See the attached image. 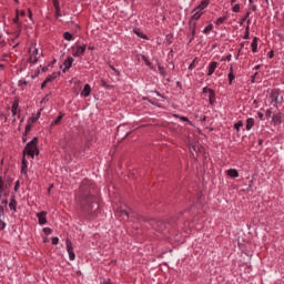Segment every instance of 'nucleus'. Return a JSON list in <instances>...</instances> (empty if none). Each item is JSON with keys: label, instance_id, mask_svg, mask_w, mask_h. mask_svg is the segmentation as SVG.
Here are the masks:
<instances>
[{"label": "nucleus", "instance_id": "1", "mask_svg": "<svg viewBox=\"0 0 284 284\" xmlns=\"http://www.w3.org/2000/svg\"><path fill=\"white\" fill-rule=\"evenodd\" d=\"M39 143L38 138H33L24 148L23 150V156H31V159H34L36 156H39V148L37 146Z\"/></svg>", "mask_w": 284, "mask_h": 284}, {"label": "nucleus", "instance_id": "2", "mask_svg": "<svg viewBox=\"0 0 284 284\" xmlns=\"http://www.w3.org/2000/svg\"><path fill=\"white\" fill-rule=\"evenodd\" d=\"M270 99H271V105H273V108H278L280 103H282V101H283L281 91H278L276 89L271 91Z\"/></svg>", "mask_w": 284, "mask_h": 284}, {"label": "nucleus", "instance_id": "3", "mask_svg": "<svg viewBox=\"0 0 284 284\" xmlns=\"http://www.w3.org/2000/svg\"><path fill=\"white\" fill-rule=\"evenodd\" d=\"M97 203V197L92 196V194H82L81 205L83 207H88L92 210V204Z\"/></svg>", "mask_w": 284, "mask_h": 284}, {"label": "nucleus", "instance_id": "4", "mask_svg": "<svg viewBox=\"0 0 284 284\" xmlns=\"http://www.w3.org/2000/svg\"><path fill=\"white\" fill-rule=\"evenodd\" d=\"M87 45H80V44H74L71 47V52H72V57L79 58V57H83V54H85V50H87Z\"/></svg>", "mask_w": 284, "mask_h": 284}, {"label": "nucleus", "instance_id": "5", "mask_svg": "<svg viewBox=\"0 0 284 284\" xmlns=\"http://www.w3.org/2000/svg\"><path fill=\"white\" fill-rule=\"evenodd\" d=\"M11 114L13 116V121H17V119H21V110H19V102L14 101L11 106Z\"/></svg>", "mask_w": 284, "mask_h": 284}, {"label": "nucleus", "instance_id": "6", "mask_svg": "<svg viewBox=\"0 0 284 284\" xmlns=\"http://www.w3.org/2000/svg\"><path fill=\"white\" fill-rule=\"evenodd\" d=\"M65 245H67V252L69 254V258L71 261H74V258H77V255L74 254V247H72V242L70 240H67Z\"/></svg>", "mask_w": 284, "mask_h": 284}, {"label": "nucleus", "instance_id": "7", "mask_svg": "<svg viewBox=\"0 0 284 284\" xmlns=\"http://www.w3.org/2000/svg\"><path fill=\"white\" fill-rule=\"evenodd\" d=\"M72 63H74V58H72L71 55L67 57V59L63 62L62 72H68V70L72 68Z\"/></svg>", "mask_w": 284, "mask_h": 284}, {"label": "nucleus", "instance_id": "8", "mask_svg": "<svg viewBox=\"0 0 284 284\" xmlns=\"http://www.w3.org/2000/svg\"><path fill=\"white\" fill-rule=\"evenodd\" d=\"M203 17V11L196 7L192 10L191 21H199Z\"/></svg>", "mask_w": 284, "mask_h": 284}, {"label": "nucleus", "instance_id": "9", "mask_svg": "<svg viewBox=\"0 0 284 284\" xmlns=\"http://www.w3.org/2000/svg\"><path fill=\"white\" fill-rule=\"evenodd\" d=\"M219 68V62L213 61L207 67V77H212L214 72H216V69Z\"/></svg>", "mask_w": 284, "mask_h": 284}, {"label": "nucleus", "instance_id": "10", "mask_svg": "<svg viewBox=\"0 0 284 284\" xmlns=\"http://www.w3.org/2000/svg\"><path fill=\"white\" fill-rule=\"evenodd\" d=\"M38 54H39V49H33L31 51V54H30V58H29V63H32V64L37 63L39 61V58H37Z\"/></svg>", "mask_w": 284, "mask_h": 284}, {"label": "nucleus", "instance_id": "11", "mask_svg": "<svg viewBox=\"0 0 284 284\" xmlns=\"http://www.w3.org/2000/svg\"><path fill=\"white\" fill-rule=\"evenodd\" d=\"M37 216L40 225H45V223H48V220L45 219V216H48V213L45 211L37 213Z\"/></svg>", "mask_w": 284, "mask_h": 284}, {"label": "nucleus", "instance_id": "12", "mask_svg": "<svg viewBox=\"0 0 284 284\" xmlns=\"http://www.w3.org/2000/svg\"><path fill=\"white\" fill-rule=\"evenodd\" d=\"M21 174H24V176H28V160H26L24 155L21 162Z\"/></svg>", "mask_w": 284, "mask_h": 284}, {"label": "nucleus", "instance_id": "13", "mask_svg": "<svg viewBox=\"0 0 284 284\" xmlns=\"http://www.w3.org/2000/svg\"><path fill=\"white\" fill-rule=\"evenodd\" d=\"M90 94H92V87H90V84H85L81 91V97L88 98Z\"/></svg>", "mask_w": 284, "mask_h": 284}, {"label": "nucleus", "instance_id": "14", "mask_svg": "<svg viewBox=\"0 0 284 284\" xmlns=\"http://www.w3.org/2000/svg\"><path fill=\"white\" fill-rule=\"evenodd\" d=\"M53 1V8L55 10V17L59 19L61 17V4L59 0H52Z\"/></svg>", "mask_w": 284, "mask_h": 284}, {"label": "nucleus", "instance_id": "15", "mask_svg": "<svg viewBox=\"0 0 284 284\" xmlns=\"http://www.w3.org/2000/svg\"><path fill=\"white\" fill-rule=\"evenodd\" d=\"M210 1L211 0H202L195 8H197L199 10H201L203 12V10H205V8H207V6H210Z\"/></svg>", "mask_w": 284, "mask_h": 284}, {"label": "nucleus", "instance_id": "16", "mask_svg": "<svg viewBox=\"0 0 284 284\" xmlns=\"http://www.w3.org/2000/svg\"><path fill=\"white\" fill-rule=\"evenodd\" d=\"M227 176L231 179H239V171L236 169H230L226 171Z\"/></svg>", "mask_w": 284, "mask_h": 284}, {"label": "nucleus", "instance_id": "17", "mask_svg": "<svg viewBox=\"0 0 284 284\" xmlns=\"http://www.w3.org/2000/svg\"><path fill=\"white\" fill-rule=\"evenodd\" d=\"M9 207L13 212H17V199L14 197V195H12L11 199H10Z\"/></svg>", "mask_w": 284, "mask_h": 284}, {"label": "nucleus", "instance_id": "18", "mask_svg": "<svg viewBox=\"0 0 284 284\" xmlns=\"http://www.w3.org/2000/svg\"><path fill=\"white\" fill-rule=\"evenodd\" d=\"M252 52L256 53L258 51V38H254L251 43Z\"/></svg>", "mask_w": 284, "mask_h": 284}, {"label": "nucleus", "instance_id": "19", "mask_svg": "<svg viewBox=\"0 0 284 284\" xmlns=\"http://www.w3.org/2000/svg\"><path fill=\"white\" fill-rule=\"evenodd\" d=\"M209 102L210 105H214L216 103V92L211 91V93H209Z\"/></svg>", "mask_w": 284, "mask_h": 284}, {"label": "nucleus", "instance_id": "20", "mask_svg": "<svg viewBox=\"0 0 284 284\" xmlns=\"http://www.w3.org/2000/svg\"><path fill=\"white\" fill-rule=\"evenodd\" d=\"M174 119H180V121H184L185 123H187L189 125H193L192 121H190V119H187L186 116L183 115H179V114H173Z\"/></svg>", "mask_w": 284, "mask_h": 284}, {"label": "nucleus", "instance_id": "21", "mask_svg": "<svg viewBox=\"0 0 284 284\" xmlns=\"http://www.w3.org/2000/svg\"><path fill=\"white\" fill-rule=\"evenodd\" d=\"M100 85H101V88H104L105 90H114V85L108 84V82H105V80H101Z\"/></svg>", "mask_w": 284, "mask_h": 284}, {"label": "nucleus", "instance_id": "22", "mask_svg": "<svg viewBox=\"0 0 284 284\" xmlns=\"http://www.w3.org/2000/svg\"><path fill=\"white\" fill-rule=\"evenodd\" d=\"M235 77H234V67L230 68V72H229V83L230 85H232V81H234Z\"/></svg>", "mask_w": 284, "mask_h": 284}, {"label": "nucleus", "instance_id": "23", "mask_svg": "<svg viewBox=\"0 0 284 284\" xmlns=\"http://www.w3.org/2000/svg\"><path fill=\"white\" fill-rule=\"evenodd\" d=\"M254 128V118H248L246 120V130H252Z\"/></svg>", "mask_w": 284, "mask_h": 284}, {"label": "nucleus", "instance_id": "24", "mask_svg": "<svg viewBox=\"0 0 284 284\" xmlns=\"http://www.w3.org/2000/svg\"><path fill=\"white\" fill-rule=\"evenodd\" d=\"M133 32L136 37H140V39H148V36H145L140 29H134Z\"/></svg>", "mask_w": 284, "mask_h": 284}, {"label": "nucleus", "instance_id": "25", "mask_svg": "<svg viewBox=\"0 0 284 284\" xmlns=\"http://www.w3.org/2000/svg\"><path fill=\"white\" fill-rule=\"evenodd\" d=\"M57 77H59V74L58 73H53V74L47 77L44 79V81H45V83H52V81H54V79H57Z\"/></svg>", "mask_w": 284, "mask_h": 284}, {"label": "nucleus", "instance_id": "26", "mask_svg": "<svg viewBox=\"0 0 284 284\" xmlns=\"http://www.w3.org/2000/svg\"><path fill=\"white\" fill-rule=\"evenodd\" d=\"M62 119H63V113H60L58 118L51 122V125H59Z\"/></svg>", "mask_w": 284, "mask_h": 284}, {"label": "nucleus", "instance_id": "27", "mask_svg": "<svg viewBox=\"0 0 284 284\" xmlns=\"http://www.w3.org/2000/svg\"><path fill=\"white\" fill-rule=\"evenodd\" d=\"M4 191H6V183L3 182V179L0 178V197L3 196Z\"/></svg>", "mask_w": 284, "mask_h": 284}, {"label": "nucleus", "instance_id": "28", "mask_svg": "<svg viewBox=\"0 0 284 284\" xmlns=\"http://www.w3.org/2000/svg\"><path fill=\"white\" fill-rule=\"evenodd\" d=\"M212 30H214V24H209L203 29V33L204 34H210V32H212Z\"/></svg>", "mask_w": 284, "mask_h": 284}, {"label": "nucleus", "instance_id": "29", "mask_svg": "<svg viewBox=\"0 0 284 284\" xmlns=\"http://www.w3.org/2000/svg\"><path fill=\"white\" fill-rule=\"evenodd\" d=\"M63 39L65 40V41H72V39H73V37H72V33H70V32H64L63 33Z\"/></svg>", "mask_w": 284, "mask_h": 284}, {"label": "nucleus", "instance_id": "30", "mask_svg": "<svg viewBox=\"0 0 284 284\" xmlns=\"http://www.w3.org/2000/svg\"><path fill=\"white\" fill-rule=\"evenodd\" d=\"M110 69L114 72L115 77H121V71L116 70V68H114V65L110 64Z\"/></svg>", "mask_w": 284, "mask_h": 284}, {"label": "nucleus", "instance_id": "31", "mask_svg": "<svg viewBox=\"0 0 284 284\" xmlns=\"http://www.w3.org/2000/svg\"><path fill=\"white\" fill-rule=\"evenodd\" d=\"M234 128L237 132H241V128H243V121H239L234 124Z\"/></svg>", "mask_w": 284, "mask_h": 284}, {"label": "nucleus", "instance_id": "32", "mask_svg": "<svg viewBox=\"0 0 284 284\" xmlns=\"http://www.w3.org/2000/svg\"><path fill=\"white\" fill-rule=\"evenodd\" d=\"M232 11L233 12H241V4L240 3L233 4Z\"/></svg>", "mask_w": 284, "mask_h": 284}, {"label": "nucleus", "instance_id": "33", "mask_svg": "<svg viewBox=\"0 0 284 284\" xmlns=\"http://www.w3.org/2000/svg\"><path fill=\"white\" fill-rule=\"evenodd\" d=\"M142 61H144L145 65H152V62H150V59L145 55H142Z\"/></svg>", "mask_w": 284, "mask_h": 284}, {"label": "nucleus", "instance_id": "34", "mask_svg": "<svg viewBox=\"0 0 284 284\" xmlns=\"http://www.w3.org/2000/svg\"><path fill=\"white\" fill-rule=\"evenodd\" d=\"M273 121H274L275 123H281V115H280V114H274V115H273Z\"/></svg>", "mask_w": 284, "mask_h": 284}, {"label": "nucleus", "instance_id": "35", "mask_svg": "<svg viewBox=\"0 0 284 284\" xmlns=\"http://www.w3.org/2000/svg\"><path fill=\"white\" fill-rule=\"evenodd\" d=\"M30 130H32V123L28 121L27 125H26V134H28V132H30Z\"/></svg>", "mask_w": 284, "mask_h": 284}, {"label": "nucleus", "instance_id": "36", "mask_svg": "<svg viewBox=\"0 0 284 284\" xmlns=\"http://www.w3.org/2000/svg\"><path fill=\"white\" fill-rule=\"evenodd\" d=\"M37 121H39V118L37 115H33L29 119V123H37Z\"/></svg>", "mask_w": 284, "mask_h": 284}, {"label": "nucleus", "instance_id": "37", "mask_svg": "<svg viewBox=\"0 0 284 284\" xmlns=\"http://www.w3.org/2000/svg\"><path fill=\"white\" fill-rule=\"evenodd\" d=\"M43 233L47 234V236H50V234H52V229H50V227H44V229H43Z\"/></svg>", "mask_w": 284, "mask_h": 284}, {"label": "nucleus", "instance_id": "38", "mask_svg": "<svg viewBox=\"0 0 284 284\" xmlns=\"http://www.w3.org/2000/svg\"><path fill=\"white\" fill-rule=\"evenodd\" d=\"M196 68V59H194L191 64L189 65V70H194Z\"/></svg>", "mask_w": 284, "mask_h": 284}, {"label": "nucleus", "instance_id": "39", "mask_svg": "<svg viewBox=\"0 0 284 284\" xmlns=\"http://www.w3.org/2000/svg\"><path fill=\"white\" fill-rule=\"evenodd\" d=\"M211 92H214V90H212L207 87L203 88V94H210Z\"/></svg>", "mask_w": 284, "mask_h": 284}, {"label": "nucleus", "instance_id": "40", "mask_svg": "<svg viewBox=\"0 0 284 284\" xmlns=\"http://www.w3.org/2000/svg\"><path fill=\"white\" fill-rule=\"evenodd\" d=\"M158 70H159V72H160V74H162V77H165V68H163V67H159L158 68Z\"/></svg>", "mask_w": 284, "mask_h": 284}, {"label": "nucleus", "instance_id": "41", "mask_svg": "<svg viewBox=\"0 0 284 284\" xmlns=\"http://www.w3.org/2000/svg\"><path fill=\"white\" fill-rule=\"evenodd\" d=\"M51 243L52 245H59V237H52Z\"/></svg>", "mask_w": 284, "mask_h": 284}, {"label": "nucleus", "instance_id": "42", "mask_svg": "<svg viewBox=\"0 0 284 284\" xmlns=\"http://www.w3.org/2000/svg\"><path fill=\"white\" fill-rule=\"evenodd\" d=\"M18 17H26V11L24 10H19L17 11Z\"/></svg>", "mask_w": 284, "mask_h": 284}, {"label": "nucleus", "instance_id": "43", "mask_svg": "<svg viewBox=\"0 0 284 284\" xmlns=\"http://www.w3.org/2000/svg\"><path fill=\"white\" fill-rule=\"evenodd\" d=\"M121 216H125L128 219V216H130V213H128V211H120Z\"/></svg>", "mask_w": 284, "mask_h": 284}, {"label": "nucleus", "instance_id": "44", "mask_svg": "<svg viewBox=\"0 0 284 284\" xmlns=\"http://www.w3.org/2000/svg\"><path fill=\"white\" fill-rule=\"evenodd\" d=\"M49 82H45V80L42 82L41 84V90H43V88H45V85H48Z\"/></svg>", "mask_w": 284, "mask_h": 284}, {"label": "nucleus", "instance_id": "45", "mask_svg": "<svg viewBox=\"0 0 284 284\" xmlns=\"http://www.w3.org/2000/svg\"><path fill=\"white\" fill-rule=\"evenodd\" d=\"M101 284H112V282L110 280H104Z\"/></svg>", "mask_w": 284, "mask_h": 284}, {"label": "nucleus", "instance_id": "46", "mask_svg": "<svg viewBox=\"0 0 284 284\" xmlns=\"http://www.w3.org/2000/svg\"><path fill=\"white\" fill-rule=\"evenodd\" d=\"M246 19H250V12H246V14H245L243 21H245Z\"/></svg>", "mask_w": 284, "mask_h": 284}, {"label": "nucleus", "instance_id": "47", "mask_svg": "<svg viewBox=\"0 0 284 284\" xmlns=\"http://www.w3.org/2000/svg\"><path fill=\"white\" fill-rule=\"evenodd\" d=\"M223 21H225L224 18H219V19H217V23H223Z\"/></svg>", "mask_w": 284, "mask_h": 284}, {"label": "nucleus", "instance_id": "48", "mask_svg": "<svg viewBox=\"0 0 284 284\" xmlns=\"http://www.w3.org/2000/svg\"><path fill=\"white\" fill-rule=\"evenodd\" d=\"M274 57V51H270L268 58L272 59Z\"/></svg>", "mask_w": 284, "mask_h": 284}, {"label": "nucleus", "instance_id": "49", "mask_svg": "<svg viewBox=\"0 0 284 284\" xmlns=\"http://www.w3.org/2000/svg\"><path fill=\"white\" fill-rule=\"evenodd\" d=\"M36 116H37L38 119H41V109H40L39 112L36 114Z\"/></svg>", "mask_w": 284, "mask_h": 284}, {"label": "nucleus", "instance_id": "50", "mask_svg": "<svg viewBox=\"0 0 284 284\" xmlns=\"http://www.w3.org/2000/svg\"><path fill=\"white\" fill-rule=\"evenodd\" d=\"M256 74H258V72H255L253 75H252V81L254 82V80L256 79Z\"/></svg>", "mask_w": 284, "mask_h": 284}, {"label": "nucleus", "instance_id": "51", "mask_svg": "<svg viewBox=\"0 0 284 284\" xmlns=\"http://www.w3.org/2000/svg\"><path fill=\"white\" fill-rule=\"evenodd\" d=\"M28 12H29V19H32V11L28 9Z\"/></svg>", "mask_w": 284, "mask_h": 284}, {"label": "nucleus", "instance_id": "52", "mask_svg": "<svg viewBox=\"0 0 284 284\" xmlns=\"http://www.w3.org/2000/svg\"><path fill=\"white\" fill-rule=\"evenodd\" d=\"M0 225L2 226V230L6 229V222L0 221Z\"/></svg>", "mask_w": 284, "mask_h": 284}, {"label": "nucleus", "instance_id": "53", "mask_svg": "<svg viewBox=\"0 0 284 284\" xmlns=\"http://www.w3.org/2000/svg\"><path fill=\"white\" fill-rule=\"evenodd\" d=\"M14 23H19V16L17 14L16 19H14Z\"/></svg>", "mask_w": 284, "mask_h": 284}, {"label": "nucleus", "instance_id": "54", "mask_svg": "<svg viewBox=\"0 0 284 284\" xmlns=\"http://www.w3.org/2000/svg\"><path fill=\"white\" fill-rule=\"evenodd\" d=\"M14 190H16V192H17V190H19V182H17Z\"/></svg>", "mask_w": 284, "mask_h": 284}, {"label": "nucleus", "instance_id": "55", "mask_svg": "<svg viewBox=\"0 0 284 284\" xmlns=\"http://www.w3.org/2000/svg\"><path fill=\"white\" fill-rule=\"evenodd\" d=\"M245 39H250V32L246 31Z\"/></svg>", "mask_w": 284, "mask_h": 284}, {"label": "nucleus", "instance_id": "56", "mask_svg": "<svg viewBox=\"0 0 284 284\" xmlns=\"http://www.w3.org/2000/svg\"><path fill=\"white\" fill-rule=\"evenodd\" d=\"M236 3V0H231V6H234Z\"/></svg>", "mask_w": 284, "mask_h": 284}, {"label": "nucleus", "instance_id": "57", "mask_svg": "<svg viewBox=\"0 0 284 284\" xmlns=\"http://www.w3.org/2000/svg\"><path fill=\"white\" fill-rule=\"evenodd\" d=\"M251 9H252L253 11H256V6H252Z\"/></svg>", "mask_w": 284, "mask_h": 284}, {"label": "nucleus", "instance_id": "58", "mask_svg": "<svg viewBox=\"0 0 284 284\" xmlns=\"http://www.w3.org/2000/svg\"><path fill=\"white\" fill-rule=\"evenodd\" d=\"M261 69V65H255V70H260Z\"/></svg>", "mask_w": 284, "mask_h": 284}, {"label": "nucleus", "instance_id": "59", "mask_svg": "<svg viewBox=\"0 0 284 284\" xmlns=\"http://www.w3.org/2000/svg\"><path fill=\"white\" fill-rule=\"evenodd\" d=\"M260 119H263V113H258Z\"/></svg>", "mask_w": 284, "mask_h": 284}, {"label": "nucleus", "instance_id": "60", "mask_svg": "<svg viewBox=\"0 0 284 284\" xmlns=\"http://www.w3.org/2000/svg\"><path fill=\"white\" fill-rule=\"evenodd\" d=\"M3 68H4L3 64H0V70H3Z\"/></svg>", "mask_w": 284, "mask_h": 284}, {"label": "nucleus", "instance_id": "61", "mask_svg": "<svg viewBox=\"0 0 284 284\" xmlns=\"http://www.w3.org/2000/svg\"><path fill=\"white\" fill-rule=\"evenodd\" d=\"M201 121H206V118H205V116H203V118L201 119Z\"/></svg>", "mask_w": 284, "mask_h": 284}, {"label": "nucleus", "instance_id": "62", "mask_svg": "<svg viewBox=\"0 0 284 284\" xmlns=\"http://www.w3.org/2000/svg\"><path fill=\"white\" fill-rule=\"evenodd\" d=\"M89 50H92V47H89Z\"/></svg>", "mask_w": 284, "mask_h": 284}, {"label": "nucleus", "instance_id": "63", "mask_svg": "<svg viewBox=\"0 0 284 284\" xmlns=\"http://www.w3.org/2000/svg\"><path fill=\"white\" fill-rule=\"evenodd\" d=\"M23 142L26 143V138H23Z\"/></svg>", "mask_w": 284, "mask_h": 284}, {"label": "nucleus", "instance_id": "64", "mask_svg": "<svg viewBox=\"0 0 284 284\" xmlns=\"http://www.w3.org/2000/svg\"><path fill=\"white\" fill-rule=\"evenodd\" d=\"M248 1H250V3H252L253 0H248Z\"/></svg>", "mask_w": 284, "mask_h": 284}]
</instances>
